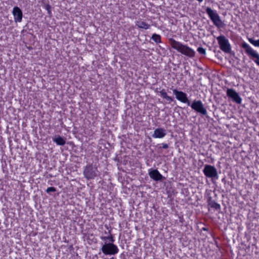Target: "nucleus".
<instances>
[{
	"label": "nucleus",
	"instance_id": "1",
	"mask_svg": "<svg viewBox=\"0 0 259 259\" xmlns=\"http://www.w3.org/2000/svg\"><path fill=\"white\" fill-rule=\"evenodd\" d=\"M169 42L172 49L177 50L181 54L191 58L195 57V52L194 50L187 45H184L172 38L169 39Z\"/></svg>",
	"mask_w": 259,
	"mask_h": 259
},
{
	"label": "nucleus",
	"instance_id": "2",
	"mask_svg": "<svg viewBox=\"0 0 259 259\" xmlns=\"http://www.w3.org/2000/svg\"><path fill=\"white\" fill-rule=\"evenodd\" d=\"M205 11L208 16L218 28H223L225 26L224 22L221 20L218 13L212 10L210 7H206Z\"/></svg>",
	"mask_w": 259,
	"mask_h": 259
},
{
	"label": "nucleus",
	"instance_id": "3",
	"mask_svg": "<svg viewBox=\"0 0 259 259\" xmlns=\"http://www.w3.org/2000/svg\"><path fill=\"white\" fill-rule=\"evenodd\" d=\"M241 47L245 50L246 54L259 66V54L246 42L241 44Z\"/></svg>",
	"mask_w": 259,
	"mask_h": 259
},
{
	"label": "nucleus",
	"instance_id": "4",
	"mask_svg": "<svg viewBox=\"0 0 259 259\" xmlns=\"http://www.w3.org/2000/svg\"><path fill=\"white\" fill-rule=\"evenodd\" d=\"M102 252L105 255H115L118 253L117 246L112 243H105L101 247Z\"/></svg>",
	"mask_w": 259,
	"mask_h": 259
},
{
	"label": "nucleus",
	"instance_id": "5",
	"mask_svg": "<svg viewBox=\"0 0 259 259\" xmlns=\"http://www.w3.org/2000/svg\"><path fill=\"white\" fill-rule=\"evenodd\" d=\"M220 49L226 53H230L231 51V46L229 40L224 35H220L217 37Z\"/></svg>",
	"mask_w": 259,
	"mask_h": 259
},
{
	"label": "nucleus",
	"instance_id": "6",
	"mask_svg": "<svg viewBox=\"0 0 259 259\" xmlns=\"http://www.w3.org/2000/svg\"><path fill=\"white\" fill-rule=\"evenodd\" d=\"M83 174L88 180L94 179L98 175L97 167L92 164L87 165L84 168Z\"/></svg>",
	"mask_w": 259,
	"mask_h": 259
},
{
	"label": "nucleus",
	"instance_id": "7",
	"mask_svg": "<svg viewBox=\"0 0 259 259\" xmlns=\"http://www.w3.org/2000/svg\"><path fill=\"white\" fill-rule=\"evenodd\" d=\"M203 172L207 178L215 180L219 178L217 170L214 166L206 164L203 169Z\"/></svg>",
	"mask_w": 259,
	"mask_h": 259
},
{
	"label": "nucleus",
	"instance_id": "8",
	"mask_svg": "<svg viewBox=\"0 0 259 259\" xmlns=\"http://www.w3.org/2000/svg\"><path fill=\"white\" fill-rule=\"evenodd\" d=\"M172 93L175 95L176 98L180 102L187 104L188 106L190 105V102L188 100L187 95L186 93L178 91L174 89L172 90Z\"/></svg>",
	"mask_w": 259,
	"mask_h": 259
},
{
	"label": "nucleus",
	"instance_id": "9",
	"mask_svg": "<svg viewBox=\"0 0 259 259\" xmlns=\"http://www.w3.org/2000/svg\"><path fill=\"white\" fill-rule=\"evenodd\" d=\"M192 109L203 115L207 114V111L200 100H194L190 105Z\"/></svg>",
	"mask_w": 259,
	"mask_h": 259
},
{
	"label": "nucleus",
	"instance_id": "10",
	"mask_svg": "<svg viewBox=\"0 0 259 259\" xmlns=\"http://www.w3.org/2000/svg\"><path fill=\"white\" fill-rule=\"evenodd\" d=\"M227 96L231 98L233 101L237 104H240L242 102V98L239 94L233 89H227L226 91Z\"/></svg>",
	"mask_w": 259,
	"mask_h": 259
},
{
	"label": "nucleus",
	"instance_id": "11",
	"mask_svg": "<svg viewBox=\"0 0 259 259\" xmlns=\"http://www.w3.org/2000/svg\"><path fill=\"white\" fill-rule=\"evenodd\" d=\"M148 174L151 179L156 182L160 181L165 179V178L159 172V171L157 169H149Z\"/></svg>",
	"mask_w": 259,
	"mask_h": 259
},
{
	"label": "nucleus",
	"instance_id": "12",
	"mask_svg": "<svg viewBox=\"0 0 259 259\" xmlns=\"http://www.w3.org/2000/svg\"><path fill=\"white\" fill-rule=\"evenodd\" d=\"M12 14L15 22H21L22 21L23 13L18 7L15 6L13 8Z\"/></svg>",
	"mask_w": 259,
	"mask_h": 259
},
{
	"label": "nucleus",
	"instance_id": "13",
	"mask_svg": "<svg viewBox=\"0 0 259 259\" xmlns=\"http://www.w3.org/2000/svg\"><path fill=\"white\" fill-rule=\"evenodd\" d=\"M207 202L208 205L211 208H213L217 211L221 210V207L220 204L213 200L211 196H208L207 197Z\"/></svg>",
	"mask_w": 259,
	"mask_h": 259
},
{
	"label": "nucleus",
	"instance_id": "14",
	"mask_svg": "<svg viewBox=\"0 0 259 259\" xmlns=\"http://www.w3.org/2000/svg\"><path fill=\"white\" fill-rule=\"evenodd\" d=\"M166 134L165 130L163 128H157L154 130L152 137L154 138L161 139L164 138Z\"/></svg>",
	"mask_w": 259,
	"mask_h": 259
},
{
	"label": "nucleus",
	"instance_id": "15",
	"mask_svg": "<svg viewBox=\"0 0 259 259\" xmlns=\"http://www.w3.org/2000/svg\"><path fill=\"white\" fill-rule=\"evenodd\" d=\"M159 94L163 99L168 101V103H170L174 101V98L168 96L164 89H162L159 91Z\"/></svg>",
	"mask_w": 259,
	"mask_h": 259
},
{
	"label": "nucleus",
	"instance_id": "16",
	"mask_svg": "<svg viewBox=\"0 0 259 259\" xmlns=\"http://www.w3.org/2000/svg\"><path fill=\"white\" fill-rule=\"evenodd\" d=\"M136 26L140 29H148L150 27V25L144 21L137 20L135 22Z\"/></svg>",
	"mask_w": 259,
	"mask_h": 259
},
{
	"label": "nucleus",
	"instance_id": "17",
	"mask_svg": "<svg viewBox=\"0 0 259 259\" xmlns=\"http://www.w3.org/2000/svg\"><path fill=\"white\" fill-rule=\"evenodd\" d=\"M109 235L108 236H103L101 238V239L105 241H108V243H114L115 241V239L114 236L111 234V230L109 231Z\"/></svg>",
	"mask_w": 259,
	"mask_h": 259
},
{
	"label": "nucleus",
	"instance_id": "18",
	"mask_svg": "<svg viewBox=\"0 0 259 259\" xmlns=\"http://www.w3.org/2000/svg\"><path fill=\"white\" fill-rule=\"evenodd\" d=\"M54 142L58 145L63 146L65 144V140L61 137H58L54 139Z\"/></svg>",
	"mask_w": 259,
	"mask_h": 259
},
{
	"label": "nucleus",
	"instance_id": "19",
	"mask_svg": "<svg viewBox=\"0 0 259 259\" xmlns=\"http://www.w3.org/2000/svg\"><path fill=\"white\" fill-rule=\"evenodd\" d=\"M151 39L156 44H159L161 42V37L159 34L156 33L153 34L151 37Z\"/></svg>",
	"mask_w": 259,
	"mask_h": 259
},
{
	"label": "nucleus",
	"instance_id": "20",
	"mask_svg": "<svg viewBox=\"0 0 259 259\" xmlns=\"http://www.w3.org/2000/svg\"><path fill=\"white\" fill-rule=\"evenodd\" d=\"M248 40L254 46L259 47V39L257 40H254L252 38H249Z\"/></svg>",
	"mask_w": 259,
	"mask_h": 259
},
{
	"label": "nucleus",
	"instance_id": "21",
	"mask_svg": "<svg viewBox=\"0 0 259 259\" xmlns=\"http://www.w3.org/2000/svg\"><path fill=\"white\" fill-rule=\"evenodd\" d=\"M197 51L200 54L203 55L206 54V50L202 47H198L197 49Z\"/></svg>",
	"mask_w": 259,
	"mask_h": 259
},
{
	"label": "nucleus",
	"instance_id": "22",
	"mask_svg": "<svg viewBox=\"0 0 259 259\" xmlns=\"http://www.w3.org/2000/svg\"><path fill=\"white\" fill-rule=\"evenodd\" d=\"M56 191V188L54 187H48L46 191V192L48 193H49L51 192H54Z\"/></svg>",
	"mask_w": 259,
	"mask_h": 259
},
{
	"label": "nucleus",
	"instance_id": "23",
	"mask_svg": "<svg viewBox=\"0 0 259 259\" xmlns=\"http://www.w3.org/2000/svg\"><path fill=\"white\" fill-rule=\"evenodd\" d=\"M161 148L166 149L168 148V145L166 143H162L161 144V147H160Z\"/></svg>",
	"mask_w": 259,
	"mask_h": 259
},
{
	"label": "nucleus",
	"instance_id": "24",
	"mask_svg": "<svg viewBox=\"0 0 259 259\" xmlns=\"http://www.w3.org/2000/svg\"><path fill=\"white\" fill-rule=\"evenodd\" d=\"M46 9L48 10V13L50 14L51 13V6L49 5L46 6Z\"/></svg>",
	"mask_w": 259,
	"mask_h": 259
},
{
	"label": "nucleus",
	"instance_id": "25",
	"mask_svg": "<svg viewBox=\"0 0 259 259\" xmlns=\"http://www.w3.org/2000/svg\"><path fill=\"white\" fill-rule=\"evenodd\" d=\"M196 1H198L199 3H202L203 1V0H196Z\"/></svg>",
	"mask_w": 259,
	"mask_h": 259
},
{
	"label": "nucleus",
	"instance_id": "26",
	"mask_svg": "<svg viewBox=\"0 0 259 259\" xmlns=\"http://www.w3.org/2000/svg\"><path fill=\"white\" fill-rule=\"evenodd\" d=\"M134 259H142L141 257H138L136 258H135Z\"/></svg>",
	"mask_w": 259,
	"mask_h": 259
},
{
	"label": "nucleus",
	"instance_id": "27",
	"mask_svg": "<svg viewBox=\"0 0 259 259\" xmlns=\"http://www.w3.org/2000/svg\"><path fill=\"white\" fill-rule=\"evenodd\" d=\"M225 178H223V179L222 180V182L225 181Z\"/></svg>",
	"mask_w": 259,
	"mask_h": 259
}]
</instances>
